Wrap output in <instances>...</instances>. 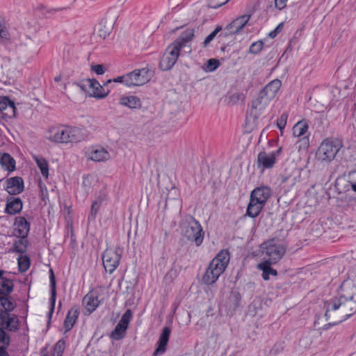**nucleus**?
Segmentation results:
<instances>
[{
    "label": "nucleus",
    "mask_w": 356,
    "mask_h": 356,
    "mask_svg": "<svg viewBox=\"0 0 356 356\" xmlns=\"http://www.w3.org/2000/svg\"><path fill=\"white\" fill-rule=\"evenodd\" d=\"M325 317L326 321L336 318L332 323L326 325L327 328L347 320L356 312V293L348 297L344 295L333 297L325 301Z\"/></svg>",
    "instance_id": "f257e3e1"
},
{
    "label": "nucleus",
    "mask_w": 356,
    "mask_h": 356,
    "mask_svg": "<svg viewBox=\"0 0 356 356\" xmlns=\"http://www.w3.org/2000/svg\"><path fill=\"white\" fill-rule=\"evenodd\" d=\"M193 37L194 29H188L168 47L159 63L161 70L168 71L173 67L180 55L181 49L185 47Z\"/></svg>",
    "instance_id": "f03ea898"
},
{
    "label": "nucleus",
    "mask_w": 356,
    "mask_h": 356,
    "mask_svg": "<svg viewBox=\"0 0 356 356\" xmlns=\"http://www.w3.org/2000/svg\"><path fill=\"white\" fill-rule=\"evenodd\" d=\"M229 260L230 254L228 250L220 251L207 267L202 279V282L206 285L215 283L227 268Z\"/></svg>",
    "instance_id": "7ed1b4c3"
},
{
    "label": "nucleus",
    "mask_w": 356,
    "mask_h": 356,
    "mask_svg": "<svg viewBox=\"0 0 356 356\" xmlns=\"http://www.w3.org/2000/svg\"><path fill=\"white\" fill-rule=\"evenodd\" d=\"M47 138L55 143H78L85 139V130L82 128L71 126L53 127L49 130Z\"/></svg>",
    "instance_id": "20e7f679"
},
{
    "label": "nucleus",
    "mask_w": 356,
    "mask_h": 356,
    "mask_svg": "<svg viewBox=\"0 0 356 356\" xmlns=\"http://www.w3.org/2000/svg\"><path fill=\"white\" fill-rule=\"evenodd\" d=\"M16 307L14 299L8 296H0V328L10 332L19 329V321L16 315L10 314Z\"/></svg>",
    "instance_id": "39448f33"
},
{
    "label": "nucleus",
    "mask_w": 356,
    "mask_h": 356,
    "mask_svg": "<svg viewBox=\"0 0 356 356\" xmlns=\"http://www.w3.org/2000/svg\"><path fill=\"white\" fill-rule=\"evenodd\" d=\"M179 227L182 236L189 241L200 246L204 240V232L200 223L192 216H186L180 222Z\"/></svg>",
    "instance_id": "423d86ee"
},
{
    "label": "nucleus",
    "mask_w": 356,
    "mask_h": 356,
    "mask_svg": "<svg viewBox=\"0 0 356 356\" xmlns=\"http://www.w3.org/2000/svg\"><path fill=\"white\" fill-rule=\"evenodd\" d=\"M342 147L341 142L335 138L324 139L316 152V158L321 162L330 163L333 161L340 149Z\"/></svg>",
    "instance_id": "0eeeda50"
},
{
    "label": "nucleus",
    "mask_w": 356,
    "mask_h": 356,
    "mask_svg": "<svg viewBox=\"0 0 356 356\" xmlns=\"http://www.w3.org/2000/svg\"><path fill=\"white\" fill-rule=\"evenodd\" d=\"M261 248L262 254L266 259V261L273 263H277L280 261L286 252L285 247L282 244L277 243L275 239L263 243Z\"/></svg>",
    "instance_id": "6e6552de"
},
{
    "label": "nucleus",
    "mask_w": 356,
    "mask_h": 356,
    "mask_svg": "<svg viewBox=\"0 0 356 356\" xmlns=\"http://www.w3.org/2000/svg\"><path fill=\"white\" fill-rule=\"evenodd\" d=\"M122 249L117 247L115 249L108 248L102 254V261L105 270L112 274L119 266L122 258Z\"/></svg>",
    "instance_id": "1a4fd4ad"
},
{
    "label": "nucleus",
    "mask_w": 356,
    "mask_h": 356,
    "mask_svg": "<svg viewBox=\"0 0 356 356\" xmlns=\"http://www.w3.org/2000/svg\"><path fill=\"white\" fill-rule=\"evenodd\" d=\"M270 99L263 95L260 91L257 99L252 102L251 108L249 115L254 120H257L262 114L266 107L270 102Z\"/></svg>",
    "instance_id": "9d476101"
},
{
    "label": "nucleus",
    "mask_w": 356,
    "mask_h": 356,
    "mask_svg": "<svg viewBox=\"0 0 356 356\" xmlns=\"http://www.w3.org/2000/svg\"><path fill=\"white\" fill-rule=\"evenodd\" d=\"M127 76L129 77V86H142L149 81L150 79L149 71L145 67L129 72Z\"/></svg>",
    "instance_id": "9b49d317"
},
{
    "label": "nucleus",
    "mask_w": 356,
    "mask_h": 356,
    "mask_svg": "<svg viewBox=\"0 0 356 356\" xmlns=\"http://www.w3.org/2000/svg\"><path fill=\"white\" fill-rule=\"evenodd\" d=\"M24 188V180L20 177H13L5 181L4 189L11 195L20 194Z\"/></svg>",
    "instance_id": "f8f14e48"
},
{
    "label": "nucleus",
    "mask_w": 356,
    "mask_h": 356,
    "mask_svg": "<svg viewBox=\"0 0 356 356\" xmlns=\"http://www.w3.org/2000/svg\"><path fill=\"white\" fill-rule=\"evenodd\" d=\"M97 294L94 291L88 292L83 298L82 303L85 307L84 314H91L100 305Z\"/></svg>",
    "instance_id": "ddd939ff"
},
{
    "label": "nucleus",
    "mask_w": 356,
    "mask_h": 356,
    "mask_svg": "<svg viewBox=\"0 0 356 356\" xmlns=\"http://www.w3.org/2000/svg\"><path fill=\"white\" fill-rule=\"evenodd\" d=\"M88 84L91 90L90 95L96 98H104L110 92V89H105L104 85L101 86L96 79H88Z\"/></svg>",
    "instance_id": "4468645a"
},
{
    "label": "nucleus",
    "mask_w": 356,
    "mask_h": 356,
    "mask_svg": "<svg viewBox=\"0 0 356 356\" xmlns=\"http://www.w3.org/2000/svg\"><path fill=\"white\" fill-rule=\"evenodd\" d=\"M250 19V15H243L233 20L226 29L230 34H238L242 29L247 24Z\"/></svg>",
    "instance_id": "2eb2a0df"
},
{
    "label": "nucleus",
    "mask_w": 356,
    "mask_h": 356,
    "mask_svg": "<svg viewBox=\"0 0 356 356\" xmlns=\"http://www.w3.org/2000/svg\"><path fill=\"white\" fill-rule=\"evenodd\" d=\"M276 163V159L271 153L264 151L260 152L257 155V166L262 170L272 168Z\"/></svg>",
    "instance_id": "dca6fc26"
},
{
    "label": "nucleus",
    "mask_w": 356,
    "mask_h": 356,
    "mask_svg": "<svg viewBox=\"0 0 356 356\" xmlns=\"http://www.w3.org/2000/svg\"><path fill=\"white\" fill-rule=\"evenodd\" d=\"M271 190L268 186H261L254 188L250 195V197L256 201V202L261 203L265 206L267 200L270 197Z\"/></svg>",
    "instance_id": "f3484780"
},
{
    "label": "nucleus",
    "mask_w": 356,
    "mask_h": 356,
    "mask_svg": "<svg viewBox=\"0 0 356 356\" xmlns=\"http://www.w3.org/2000/svg\"><path fill=\"white\" fill-rule=\"evenodd\" d=\"M170 334V329L168 327H163L162 332L159 337V339L157 341V348L154 352V355H162L165 353L166 350V346L168 343L169 338Z\"/></svg>",
    "instance_id": "a211bd4d"
},
{
    "label": "nucleus",
    "mask_w": 356,
    "mask_h": 356,
    "mask_svg": "<svg viewBox=\"0 0 356 356\" xmlns=\"http://www.w3.org/2000/svg\"><path fill=\"white\" fill-rule=\"evenodd\" d=\"M14 225L15 232L18 236L26 238L30 230V223L23 216H17L15 218Z\"/></svg>",
    "instance_id": "6ab92c4d"
},
{
    "label": "nucleus",
    "mask_w": 356,
    "mask_h": 356,
    "mask_svg": "<svg viewBox=\"0 0 356 356\" xmlns=\"http://www.w3.org/2000/svg\"><path fill=\"white\" fill-rule=\"evenodd\" d=\"M22 207V201L19 197H10L6 200L5 212L10 215H15L19 213Z\"/></svg>",
    "instance_id": "aec40b11"
},
{
    "label": "nucleus",
    "mask_w": 356,
    "mask_h": 356,
    "mask_svg": "<svg viewBox=\"0 0 356 356\" xmlns=\"http://www.w3.org/2000/svg\"><path fill=\"white\" fill-rule=\"evenodd\" d=\"M90 159L96 162H102L108 160L111 157L109 152L102 147L93 148L90 154Z\"/></svg>",
    "instance_id": "412c9836"
},
{
    "label": "nucleus",
    "mask_w": 356,
    "mask_h": 356,
    "mask_svg": "<svg viewBox=\"0 0 356 356\" xmlns=\"http://www.w3.org/2000/svg\"><path fill=\"white\" fill-rule=\"evenodd\" d=\"M282 83L278 79H275L268 83L261 92L264 95L267 96L271 100L275 97L277 92L280 90Z\"/></svg>",
    "instance_id": "4be33fe9"
},
{
    "label": "nucleus",
    "mask_w": 356,
    "mask_h": 356,
    "mask_svg": "<svg viewBox=\"0 0 356 356\" xmlns=\"http://www.w3.org/2000/svg\"><path fill=\"white\" fill-rule=\"evenodd\" d=\"M49 280H50V286H51V297L49 299L50 302H51V308H50V310L48 314V316H49L48 323H49L50 319L53 314L54 307H55L56 298V280H55L54 273V271L52 269L49 270Z\"/></svg>",
    "instance_id": "5701e85b"
},
{
    "label": "nucleus",
    "mask_w": 356,
    "mask_h": 356,
    "mask_svg": "<svg viewBox=\"0 0 356 356\" xmlns=\"http://www.w3.org/2000/svg\"><path fill=\"white\" fill-rule=\"evenodd\" d=\"M49 280H50V286H51V297L49 299L50 302H51V308H50V310L48 314V316H49L48 323H49L50 319L53 314L54 307H55L56 298V280H55L54 273V271L52 269L49 270Z\"/></svg>",
    "instance_id": "b1692460"
},
{
    "label": "nucleus",
    "mask_w": 356,
    "mask_h": 356,
    "mask_svg": "<svg viewBox=\"0 0 356 356\" xmlns=\"http://www.w3.org/2000/svg\"><path fill=\"white\" fill-rule=\"evenodd\" d=\"M79 314V309L78 307H73L68 311L64 321V327L65 328L66 332L70 331L73 327Z\"/></svg>",
    "instance_id": "393cba45"
},
{
    "label": "nucleus",
    "mask_w": 356,
    "mask_h": 356,
    "mask_svg": "<svg viewBox=\"0 0 356 356\" xmlns=\"http://www.w3.org/2000/svg\"><path fill=\"white\" fill-rule=\"evenodd\" d=\"M293 134L296 138L309 136L308 123L305 120L298 122L293 127Z\"/></svg>",
    "instance_id": "a878e982"
},
{
    "label": "nucleus",
    "mask_w": 356,
    "mask_h": 356,
    "mask_svg": "<svg viewBox=\"0 0 356 356\" xmlns=\"http://www.w3.org/2000/svg\"><path fill=\"white\" fill-rule=\"evenodd\" d=\"M0 165L8 172L15 170V161L8 153H0Z\"/></svg>",
    "instance_id": "bb28decb"
},
{
    "label": "nucleus",
    "mask_w": 356,
    "mask_h": 356,
    "mask_svg": "<svg viewBox=\"0 0 356 356\" xmlns=\"http://www.w3.org/2000/svg\"><path fill=\"white\" fill-rule=\"evenodd\" d=\"M120 104L132 109H138L141 107V101L136 96L122 97L120 99Z\"/></svg>",
    "instance_id": "cd10ccee"
},
{
    "label": "nucleus",
    "mask_w": 356,
    "mask_h": 356,
    "mask_svg": "<svg viewBox=\"0 0 356 356\" xmlns=\"http://www.w3.org/2000/svg\"><path fill=\"white\" fill-rule=\"evenodd\" d=\"M273 263L269 261H264L258 265V268L262 270V278L264 280H268L270 275L276 276L277 272L275 269L270 267Z\"/></svg>",
    "instance_id": "c85d7f7f"
},
{
    "label": "nucleus",
    "mask_w": 356,
    "mask_h": 356,
    "mask_svg": "<svg viewBox=\"0 0 356 356\" xmlns=\"http://www.w3.org/2000/svg\"><path fill=\"white\" fill-rule=\"evenodd\" d=\"M264 207V205L261 203L256 202L254 200L250 197L246 211V215L251 218H255L259 214Z\"/></svg>",
    "instance_id": "c756f323"
},
{
    "label": "nucleus",
    "mask_w": 356,
    "mask_h": 356,
    "mask_svg": "<svg viewBox=\"0 0 356 356\" xmlns=\"http://www.w3.org/2000/svg\"><path fill=\"white\" fill-rule=\"evenodd\" d=\"M0 328V356H9L6 351L7 348L10 344V336Z\"/></svg>",
    "instance_id": "7c9ffc66"
},
{
    "label": "nucleus",
    "mask_w": 356,
    "mask_h": 356,
    "mask_svg": "<svg viewBox=\"0 0 356 356\" xmlns=\"http://www.w3.org/2000/svg\"><path fill=\"white\" fill-rule=\"evenodd\" d=\"M13 283L11 280L4 277L0 278V296H8L13 291Z\"/></svg>",
    "instance_id": "2f4dec72"
},
{
    "label": "nucleus",
    "mask_w": 356,
    "mask_h": 356,
    "mask_svg": "<svg viewBox=\"0 0 356 356\" xmlns=\"http://www.w3.org/2000/svg\"><path fill=\"white\" fill-rule=\"evenodd\" d=\"M241 296L237 292H232L226 301V306L230 311H234L239 306Z\"/></svg>",
    "instance_id": "473e14b6"
},
{
    "label": "nucleus",
    "mask_w": 356,
    "mask_h": 356,
    "mask_svg": "<svg viewBox=\"0 0 356 356\" xmlns=\"http://www.w3.org/2000/svg\"><path fill=\"white\" fill-rule=\"evenodd\" d=\"M10 40V33L5 19L0 15V43Z\"/></svg>",
    "instance_id": "72a5a7b5"
},
{
    "label": "nucleus",
    "mask_w": 356,
    "mask_h": 356,
    "mask_svg": "<svg viewBox=\"0 0 356 356\" xmlns=\"http://www.w3.org/2000/svg\"><path fill=\"white\" fill-rule=\"evenodd\" d=\"M127 329V327L118 323L111 332V337L115 340H120L124 338Z\"/></svg>",
    "instance_id": "f704fd0d"
},
{
    "label": "nucleus",
    "mask_w": 356,
    "mask_h": 356,
    "mask_svg": "<svg viewBox=\"0 0 356 356\" xmlns=\"http://www.w3.org/2000/svg\"><path fill=\"white\" fill-rule=\"evenodd\" d=\"M38 167L40 168L42 175L47 179L49 176V165L44 158H35Z\"/></svg>",
    "instance_id": "c9c22d12"
},
{
    "label": "nucleus",
    "mask_w": 356,
    "mask_h": 356,
    "mask_svg": "<svg viewBox=\"0 0 356 356\" xmlns=\"http://www.w3.org/2000/svg\"><path fill=\"white\" fill-rule=\"evenodd\" d=\"M220 65L219 60L216 58H210L205 63L203 69L205 72H211L215 71Z\"/></svg>",
    "instance_id": "e433bc0d"
},
{
    "label": "nucleus",
    "mask_w": 356,
    "mask_h": 356,
    "mask_svg": "<svg viewBox=\"0 0 356 356\" xmlns=\"http://www.w3.org/2000/svg\"><path fill=\"white\" fill-rule=\"evenodd\" d=\"M3 117L8 118H12L15 116L16 107L15 102L12 100L10 103L7 106L4 111L2 113Z\"/></svg>",
    "instance_id": "4c0bfd02"
},
{
    "label": "nucleus",
    "mask_w": 356,
    "mask_h": 356,
    "mask_svg": "<svg viewBox=\"0 0 356 356\" xmlns=\"http://www.w3.org/2000/svg\"><path fill=\"white\" fill-rule=\"evenodd\" d=\"M296 142L297 148L299 151L307 150L309 147V136L298 138Z\"/></svg>",
    "instance_id": "58836bf2"
},
{
    "label": "nucleus",
    "mask_w": 356,
    "mask_h": 356,
    "mask_svg": "<svg viewBox=\"0 0 356 356\" xmlns=\"http://www.w3.org/2000/svg\"><path fill=\"white\" fill-rule=\"evenodd\" d=\"M129 77L127 76V74H124L123 76H118L117 78L115 79H108L104 83V86H108V85L112 82H115V83H123L124 84L125 86H129Z\"/></svg>",
    "instance_id": "ea45409f"
},
{
    "label": "nucleus",
    "mask_w": 356,
    "mask_h": 356,
    "mask_svg": "<svg viewBox=\"0 0 356 356\" xmlns=\"http://www.w3.org/2000/svg\"><path fill=\"white\" fill-rule=\"evenodd\" d=\"M25 238H21L20 239L16 241L13 244V250L16 252L23 253L26 251V242Z\"/></svg>",
    "instance_id": "a19ab883"
},
{
    "label": "nucleus",
    "mask_w": 356,
    "mask_h": 356,
    "mask_svg": "<svg viewBox=\"0 0 356 356\" xmlns=\"http://www.w3.org/2000/svg\"><path fill=\"white\" fill-rule=\"evenodd\" d=\"M19 270L21 272L26 271L30 267V259L27 257H19L18 259Z\"/></svg>",
    "instance_id": "79ce46f5"
},
{
    "label": "nucleus",
    "mask_w": 356,
    "mask_h": 356,
    "mask_svg": "<svg viewBox=\"0 0 356 356\" xmlns=\"http://www.w3.org/2000/svg\"><path fill=\"white\" fill-rule=\"evenodd\" d=\"M131 316H132V312H131V309H127L123 314V315L122 316V317L118 323L128 328L129 323L131 321Z\"/></svg>",
    "instance_id": "37998d69"
},
{
    "label": "nucleus",
    "mask_w": 356,
    "mask_h": 356,
    "mask_svg": "<svg viewBox=\"0 0 356 356\" xmlns=\"http://www.w3.org/2000/svg\"><path fill=\"white\" fill-rule=\"evenodd\" d=\"M263 47L264 43L261 40L253 42L249 48V52L250 54H257L261 51Z\"/></svg>",
    "instance_id": "c03bdc74"
},
{
    "label": "nucleus",
    "mask_w": 356,
    "mask_h": 356,
    "mask_svg": "<svg viewBox=\"0 0 356 356\" xmlns=\"http://www.w3.org/2000/svg\"><path fill=\"white\" fill-rule=\"evenodd\" d=\"M245 95L242 92H236L231 95L229 97V102L236 104H238L240 101L243 102L245 99Z\"/></svg>",
    "instance_id": "a18cd8bd"
},
{
    "label": "nucleus",
    "mask_w": 356,
    "mask_h": 356,
    "mask_svg": "<svg viewBox=\"0 0 356 356\" xmlns=\"http://www.w3.org/2000/svg\"><path fill=\"white\" fill-rule=\"evenodd\" d=\"M287 119L288 113L286 112L283 113L277 119V125L280 130L284 129V127H286Z\"/></svg>",
    "instance_id": "49530a36"
},
{
    "label": "nucleus",
    "mask_w": 356,
    "mask_h": 356,
    "mask_svg": "<svg viewBox=\"0 0 356 356\" xmlns=\"http://www.w3.org/2000/svg\"><path fill=\"white\" fill-rule=\"evenodd\" d=\"M65 342L63 339L59 340L55 345L54 350L56 356H62L65 350Z\"/></svg>",
    "instance_id": "de8ad7c7"
},
{
    "label": "nucleus",
    "mask_w": 356,
    "mask_h": 356,
    "mask_svg": "<svg viewBox=\"0 0 356 356\" xmlns=\"http://www.w3.org/2000/svg\"><path fill=\"white\" fill-rule=\"evenodd\" d=\"M229 0H209L208 6L211 8H218L227 3Z\"/></svg>",
    "instance_id": "09e8293b"
},
{
    "label": "nucleus",
    "mask_w": 356,
    "mask_h": 356,
    "mask_svg": "<svg viewBox=\"0 0 356 356\" xmlns=\"http://www.w3.org/2000/svg\"><path fill=\"white\" fill-rule=\"evenodd\" d=\"M101 204L99 202L93 201L91 205V211L90 214L89 216V218H92L93 219L95 218V216L98 212V210L100 207Z\"/></svg>",
    "instance_id": "8fccbe9b"
},
{
    "label": "nucleus",
    "mask_w": 356,
    "mask_h": 356,
    "mask_svg": "<svg viewBox=\"0 0 356 356\" xmlns=\"http://www.w3.org/2000/svg\"><path fill=\"white\" fill-rule=\"evenodd\" d=\"M12 100L8 97H3L0 98V111L3 113L7 106L10 103Z\"/></svg>",
    "instance_id": "3c124183"
},
{
    "label": "nucleus",
    "mask_w": 356,
    "mask_h": 356,
    "mask_svg": "<svg viewBox=\"0 0 356 356\" xmlns=\"http://www.w3.org/2000/svg\"><path fill=\"white\" fill-rule=\"evenodd\" d=\"M282 28L283 24H279L278 26L274 30H273L268 33V36L271 38H275L277 35V34L282 31Z\"/></svg>",
    "instance_id": "603ef678"
},
{
    "label": "nucleus",
    "mask_w": 356,
    "mask_h": 356,
    "mask_svg": "<svg viewBox=\"0 0 356 356\" xmlns=\"http://www.w3.org/2000/svg\"><path fill=\"white\" fill-rule=\"evenodd\" d=\"M92 70L97 74H103L105 72V69L103 65H92Z\"/></svg>",
    "instance_id": "864d4df0"
},
{
    "label": "nucleus",
    "mask_w": 356,
    "mask_h": 356,
    "mask_svg": "<svg viewBox=\"0 0 356 356\" xmlns=\"http://www.w3.org/2000/svg\"><path fill=\"white\" fill-rule=\"evenodd\" d=\"M287 0H275V6L279 9L282 10L286 6Z\"/></svg>",
    "instance_id": "5fc2aeb1"
},
{
    "label": "nucleus",
    "mask_w": 356,
    "mask_h": 356,
    "mask_svg": "<svg viewBox=\"0 0 356 356\" xmlns=\"http://www.w3.org/2000/svg\"><path fill=\"white\" fill-rule=\"evenodd\" d=\"M222 30L221 26H218L210 34L211 37L213 39L216 35Z\"/></svg>",
    "instance_id": "6e6d98bb"
},
{
    "label": "nucleus",
    "mask_w": 356,
    "mask_h": 356,
    "mask_svg": "<svg viewBox=\"0 0 356 356\" xmlns=\"http://www.w3.org/2000/svg\"><path fill=\"white\" fill-rule=\"evenodd\" d=\"M78 86L83 91H86L87 88H88V79L85 80L83 83L78 84Z\"/></svg>",
    "instance_id": "4d7b16f0"
},
{
    "label": "nucleus",
    "mask_w": 356,
    "mask_h": 356,
    "mask_svg": "<svg viewBox=\"0 0 356 356\" xmlns=\"http://www.w3.org/2000/svg\"><path fill=\"white\" fill-rule=\"evenodd\" d=\"M38 9L41 10L42 12V14H44V15H46V14L47 13H51L52 11H55V10H46V8H44V6H40L38 7Z\"/></svg>",
    "instance_id": "13d9d810"
},
{
    "label": "nucleus",
    "mask_w": 356,
    "mask_h": 356,
    "mask_svg": "<svg viewBox=\"0 0 356 356\" xmlns=\"http://www.w3.org/2000/svg\"><path fill=\"white\" fill-rule=\"evenodd\" d=\"M212 40L213 38L211 37V35H208L203 42V46L207 47Z\"/></svg>",
    "instance_id": "bf43d9fd"
},
{
    "label": "nucleus",
    "mask_w": 356,
    "mask_h": 356,
    "mask_svg": "<svg viewBox=\"0 0 356 356\" xmlns=\"http://www.w3.org/2000/svg\"><path fill=\"white\" fill-rule=\"evenodd\" d=\"M106 200V195H100L95 200L96 202H99L100 204H102Z\"/></svg>",
    "instance_id": "052dcab7"
},
{
    "label": "nucleus",
    "mask_w": 356,
    "mask_h": 356,
    "mask_svg": "<svg viewBox=\"0 0 356 356\" xmlns=\"http://www.w3.org/2000/svg\"><path fill=\"white\" fill-rule=\"evenodd\" d=\"M282 148L280 147L276 151L272 152L271 154H273L275 158L276 159V157L277 156L280 155V154L282 153Z\"/></svg>",
    "instance_id": "680f3d73"
},
{
    "label": "nucleus",
    "mask_w": 356,
    "mask_h": 356,
    "mask_svg": "<svg viewBox=\"0 0 356 356\" xmlns=\"http://www.w3.org/2000/svg\"><path fill=\"white\" fill-rule=\"evenodd\" d=\"M351 188L356 193V182L351 183Z\"/></svg>",
    "instance_id": "e2e57ef3"
},
{
    "label": "nucleus",
    "mask_w": 356,
    "mask_h": 356,
    "mask_svg": "<svg viewBox=\"0 0 356 356\" xmlns=\"http://www.w3.org/2000/svg\"><path fill=\"white\" fill-rule=\"evenodd\" d=\"M60 79H61V77H60V76H56V77H55V78H54V80H55V81H56V82L60 81Z\"/></svg>",
    "instance_id": "0e129e2a"
},
{
    "label": "nucleus",
    "mask_w": 356,
    "mask_h": 356,
    "mask_svg": "<svg viewBox=\"0 0 356 356\" xmlns=\"http://www.w3.org/2000/svg\"><path fill=\"white\" fill-rule=\"evenodd\" d=\"M4 271L0 269V278L3 277V275L4 274Z\"/></svg>",
    "instance_id": "69168bd1"
},
{
    "label": "nucleus",
    "mask_w": 356,
    "mask_h": 356,
    "mask_svg": "<svg viewBox=\"0 0 356 356\" xmlns=\"http://www.w3.org/2000/svg\"><path fill=\"white\" fill-rule=\"evenodd\" d=\"M42 356H48L47 355H42Z\"/></svg>",
    "instance_id": "338daca9"
}]
</instances>
